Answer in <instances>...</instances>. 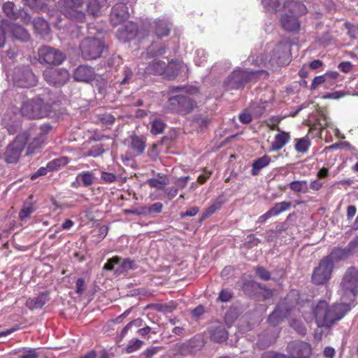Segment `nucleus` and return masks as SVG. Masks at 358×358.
I'll return each instance as SVG.
<instances>
[{
	"instance_id": "32",
	"label": "nucleus",
	"mask_w": 358,
	"mask_h": 358,
	"mask_svg": "<svg viewBox=\"0 0 358 358\" xmlns=\"http://www.w3.org/2000/svg\"><path fill=\"white\" fill-rule=\"evenodd\" d=\"M291 203L289 201H282L276 203L273 207L269 209L273 216H276L281 213L286 211L291 208Z\"/></svg>"
},
{
	"instance_id": "45",
	"label": "nucleus",
	"mask_w": 358,
	"mask_h": 358,
	"mask_svg": "<svg viewBox=\"0 0 358 358\" xmlns=\"http://www.w3.org/2000/svg\"><path fill=\"white\" fill-rule=\"evenodd\" d=\"M142 343L141 341L136 339L135 341H131V343L127 346L124 350L128 354L134 352L141 347Z\"/></svg>"
},
{
	"instance_id": "37",
	"label": "nucleus",
	"mask_w": 358,
	"mask_h": 358,
	"mask_svg": "<svg viewBox=\"0 0 358 358\" xmlns=\"http://www.w3.org/2000/svg\"><path fill=\"white\" fill-rule=\"evenodd\" d=\"M69 163L67 157H60L52 160L48 164L49 171L58 169L59 167L66 165Z\"/></svg>"
},
{
	"instance_id": "34",
	"label": "nucleus",
	"mask_w": 358,
	"mask_h": 358,
	"mask_svg": "<svg viewBox=\"0 0 358 358\" xmlns=\"http://www.w3.org/2000/svg\"><path fill=\"white\" fill-rule=\"evenodd\" d=\"M290 189L295 192L306 193L308 190L306 180L293 181L289 184Z\"/></svg>"
},
{
	"instance_id": "63",
	"label": "nucleus",
	"mask_w": 358,
	"mask_h": 358,
	"mask_svg": "<svg viewBox=\"0 0 358 358\" xmlns=\"http://www.w3.org/2000/svg\"><path fill=\"white\" fill-rule=\"evenodd\" d=\"M325 78V75L316 76L311 83V89H315L318 85L324 83Z\"/></svg>"
},
{
	"instance_id": "53",
	"label": "nucleus",
	"mask_w": 358,
	"mask_h": 358,
	"mask_svg": "<svg viewBox=\"0 0 358 358\" xmlns=\"http://www.w3.org/2000/svg\"><path fill=\"white\" fill-rule=\"evenodd\" d=\"M262 358H286V355L273 351H267L262 354Z\"/></svg>"
},
{
	"instance_id": "5",
	"label": "nucleus",
	"mask_w": 358,
	"mask_h": 358,
	"mask_svg": "<svg viewBox=\"0 0 358 358\" xmlns=\"http://www.w3.org/2000/svg\"><path fill=\"white\" fill-rule=\"evenodd\" d=\"M28 138V134L23 132L17 135L15 139L8 145L4 153V158L7 163L13 164L18 161Z\"/></svg>"
},
{
	"instance_id": "29",
	"label": "nucleus",
	"mask_w": 358,
	"mask_h": 358,
	"mask_svg": "<svg viewBox=\"0 0 358 358\" xmlns=\"http://www.w3.org/2000/svg\"><path fill=\"white\" fill-rule=\"evenodd\" d=\"M95 180L94 174L90 171H83L76 176V181L84 187L92 185Z\"/></svg>"
},
{
	"instance_id": "21",
	"label": "nucleus",
	"mask_w": 358,
	"mask_h": 358,
	"mask_svg": "<svg viewBox=\"0 0 358 358\" xmlns=\"http://www.w3.org/2000/svg\"><path fill=\"white\" fill-rule=\"evenodd\" d=\"M291 136L289 133L285 131H280L275 134L274 140L271 144V150L273 151H278L281 150L289 141Z\"/></svg>"
},
{
	"instance_id": "28",
	"label": "nucleus",
	"mask_w": 358,
	"mask_h": 358,
	"mask_svg": "<svg viewBox=\"0 0 358 358\" xmlns=\"http://www.w3.org/2000/svg\"><path fill=\"white\" fill-rule=\"evenodd\" d=\"M51 127L48 124H43L40 127V131L38 134V137L34 138L33 142L31 144V146L29 148H39L44 142L45 140V135L47 134Z\"/></svg>"
},
{
	"instance_id": "16",
	"label": "nucleus",
	"mask_w": 358,
	"mask_h": 358,
	"mask_svg": "<svg viewBox=\"0 0 358 358\" xmlns=\"http://www.w3.org/2000/svg\"><path fill=\"white\" fill-rule=\"evenodd\" d=\"M94 69L88 66L80 65L75 69L73 73V78L78 82L89 83L94 80Z\"/></svg>"
},
{
	"instance_id": "4",
	"label": "nucleus",
	"mask_w": 358,
	"mask_h": 358,
	"mask_svg": "<svg viewBox=\"0 0 358 358\" xmlns=\"http://www.w3.org/2000/svg\"><path fill=\"white\" fill-rule=\"evenodd\" d=\"M21 113L30 119L42 118L48 115V108L43 100L38 97L25 102L21 108Z\"/></svg>"
},
{
	"instance_id": "39",
	"label": "nucleus",
	"mask_w": 358,
	"mask_h": 358,
	"mask_svg": "<svg viewBox=\"0 0 358 358\" xmlns=\"http://www.w3.org/2000/svg\"><path fill=\"white\" fill-rule=\"evenodd\" d=\"M3 10L9 18H17V13L14 10V3L13 2L8 1L4 3L3 5Z\"/></svg>"
},
{
	"instance_id": "13",
	"label": "nucleus",
	"mask_w": 358,
	"mask_h": 358,
	"mask_svg": "<svg viewBox=\"0 0 358 358\" xmlns=\"http://www.w3.org/2000/svg\"><path fill=\"white\" fill-rule=\"evenodd\" d=\"M358 282V270L354 267H350L346 271L342 280V286L345 290L348 296L354 298L357 290Z\"/></svg>"
},
{
	"instance_id": "20",
	"label": "nucleus",
	"mask_w": 358,
	"mask_h": 358,
	"mask_svg": "<svg viewBox=\"0 0 358 358\" xmlns=\"http://www.w3.org/2000/svg\"><path fill=\"white\" fill-rule=\"evenodd\" d=\"M129 147L133 150L135 156L141 155L145 148V140L142 136H131Z\"/></svg>"
},
{
	"instance_id": "1",
	"label": "nucleus",
	"mask_w": 358,
	"mask_h": 358,
	"mask_svg": "<svg viewBox=\"0 0 358 358\" xmlns=\"http://www.w3.org/2000/svg\"><path fill=\"white\" fill-rule=\"evenodd\" d=\"M358 298V292L354 298L348 296L345 293L342 282L341 283V303L329 306L324 301H320L313 308L315 322L319 327H330L336 322L341 320L350 310L351 304Z\"/></svg>"
},
{
	"instance_id": "9",
	"label": "nucleus",
	"mask_w": 358,
	"mask_h": 358,
	"mask_svg": "<svg viewBox=\"0 0 358 358\" xmlns=\"http://www.w3.org/2000/svg\"><path fill=\"white\" fill-rule=\"evenodd\" d=\"M36 78L29 67L16 68L13 82L19 87H30L36 85Z\"/></svg>"
},
{
	"instance_id": "15",
	"label": "nucleus",
	"mask_w": 358,
	"mask_h": 358,
	"mask_svg": "<svg viewBox=\"0 0 358 358\" xmlns=\"http://www.w3.org/2000/svg\"><path fill=\"white\" fill-rule=\"evenodd\" d=\"M138 33V28L136 24L132 22H127L122 27L117 29L116 35L119 40L127 42L134 39Z\"/></svg>"
},
{
	"instance_id": "49",
	"label": "nucleus",
	"mask_w": 358,
	"mask_h": 358,
	"mask_svg": "<svg viewBox=\"0 0 358 358\" xmlns=\"http://www.w3.org/2000/svg\"><path fill=\"white\" fill-rule=\"evenodd\" d=\"M257 275L264 280H268L270 279V273L263 267H258L256 269Z\"/></svg>"
},
{
	"instance_id": "24",
	"label": "nucleus",
	"mask_w": 358,
	"mask_h": 358,
	"mask_svg": "<svg viewBox=\"0 0 358 358\" xmlns=\"http://www.w3.org/2000/svg\"><path fill=\"white\" fill-rule=\"evenodd\" d=\"M166 63L163 61L154 59L146 67V72L151 74L165 75Z\"/></svg>"
},
{
	"instance_id": "6",
	"label": "nucleus",
	"mask_w": 358,
	"mask_h": 358,
	"mask_svg": "<svg viewBox=\"0 0 358 358\" xmlns=\"http://www.w3.org/2000/svg\"><path fill=\"white\" fill-rule=\"evenodd\" d=\"M38 55L40 63L47 65H59L66 59L62 52L47 45L38 48Z\"/></svg>"
},
{
	"instance_id": "56",
	"label": "nucleus",
	"mask_w": 358,
	"mask_h": 358,
	"mask_svg": "<svg viewBox=\"0 0 358 358\" xmlns=\"http://www.w3.org/2000/svg\"><path fill=\"white\" fill-rule=\"evenodd\" d=\"M220 204L215 203L210 205L203 213V217H207L213 214L217 209L220 208Z\"/></svg>"
},
{
	"instance_id": "55",
	"label": "nucleus",
	"mask_w": 358,
	"mask_h": 358,
	"mask_svg": "<svg viewBox=\"0 0 358 358\" xmlns=\"http://www.w3.org/2000/svg\"><path fill=\"white\" fill-rule=\"evenodd\" d=\"M164 191L165 194H166V196L170 199H172L174 197H176L177 196V194H178V188L176 187H175V186L167 187V188H164Z\"/></svg>"
},
{
	"instance_id": "64",
	"label": "nucleus",
	"mask_w": 358,
	"mask_h": 358,
	"mask_svg": "<svg viewBox=\"0 0 358 358\" xmlns=\"http://www.w3.org/2000/svg\"><path fill=\"white\" fill-rule=\"evenodd\" d=\"M48 171H50L49 169L48 168V165L46 166V167H41L40 169H38V171L36 173H34L31 176V178L32 180H34L36 178H38V176H44L45 174H47Z\"/></svg>"
},
{
	"instance_id": "10",
	"label": "nucleus",
	"mask_w": 358,
	"mask_h": 358,
	"mask_svg": "<svg viewBox=\"0 0 358 358\" xmlns=\"http://www.w3.org/2000/svg\"><path fill=\"white\" fill-rule=\"evenodd\" d=\"M62 12L69 18L83 21L85 18L82 0H64Z\"/></svg>"
},
{
	"instance_id": "11",
	"label": "nucleus",
	"mask_w": 358,
	"mask_h": 358,
	"mask_svg": "<svg viewBox=\"0 0 358 358\" xmlns=\"http://www.w3.org/2000/svg\"><path fill=\"white\" fill-rule=\"evenodd\" d=\"M45 80L50 85L55 86L64 85L70 78L69 72L63 68L47 69L43 72Z\"/></svg>"
},
{
	"instance_id": "3",
	"label": "nucleus",
	"mask_w": 358,
	"mask_h": 358,
	"mask_svg": "<svg viewBox=\"0 0 358 358\" xmlns=\"http://www.w3.org/2000/svg\"><path fill=\"white\" fill-rule=\"evenodd\" d=\"M261 71H248L241 69L234 70L231 74L225 80L224 85L227 90H238L244 85L256 78L258 75L264 73Z\"/></svg>"
},
{
	"instance_id": "48",
	"label": "nucleus",
	"mask_w": 358,
	"mask_h": 358,
	"mask_svg": "<svg viewBox=\"0 0 358 358\" xmlns=\"http://www.w3.org/2000/svg\"><path fill=\"white\" fill-rule=\"evenodd\" d=\"M99 120L106 127L112 125L115 122V117L110 114H104L100 117Z\"/></svg>"
},
{
	"instance_id": "7",
	"label": "nucleus",
	"mask_w": 358,
	"mask_h": 358,
	"mask_svg": "<svg viewBox=\"0 0 358 358\" xmlns=\"http://www.w3.org/2000/svg\"><path fill=\"white\" fill-rule=\"evenodd\" d=\"M167 104L171 110L183 115L189 113L196 106L191 98L182 94L169 98Z\"/></svg>"
},
{
	"instance_id": "30",
	"label": "nucleus",
	"mask_w": 358,
	"mask_h": 358,
	"mask_svg": "<svg viewBox=\"0 0 358 358\" xmlns=\"http://www.w3.org/2000/svg\"><path fill=\"white\" fill-rule=\"evenodd\" d=\"M33 25L35 30L41 35L48 34L49 32V24L43 18L36 17L33 20Z\"/></svg>"
},
{
	"instance_id": "18",
	"label": "nucleus",
	"mask_w": 358,
	"mask_h": 358,
	"mask_svg": "<svg viewBox=\"0 0 358 358\" xmlns=\"http://www.w3.org/2000/svg\"><path fill=\"white\" fill-rule=\"evenodd\" d=\"M289 310L285 308L284 303L278 306L268 317V322L273 327L280 324L289 315Z\"/></svg>"
},
{
	"instance_id": "60",
	"label": "nucleus",
	"mask_w": 358,
	"mask_h": 358,
	"mask_svg": "<svg viewBox=\"0 0 358 358\" xmlns=\"http://www.w3.org/2000/svg\"><path fill=\"white\" fill-rule=\"evenodd\" d=\"M345 248L353 255L358 249V240H352Z\"/></svg>"
},
{
	"instance_id": "51",
	"label": "nucleus",
	"mask_w": 358,
	"mask_h": 358,
	"mask_svg": "<svg viewBox=\"0 0 358 358\" xmlns=\"http://www.w3.org/2000/svg\"><path fill=\"white\" fill-rule=\"evenodd\" d=\"M232 298V293L228 289H222L219 295V300L222 302H227Z\"/></svg>"
},
{
	"instance_id": "42",
	"label": "nucleus",
	"mask_w": 358,
	"mask_h": 358,
	"mask_svg": "<svg viewBox=\"0 0 358 358\" xmlns=\"http://www.w3.org/2000/svg\"><path fill=\"white\" fill-rule=\"evenodd\" d=\"M24 3L34 10H42L45 6L44 0H24Z\"/></svg>"
},
{
	"instance_id": "12",
	"label": "nucleus",
	"mask_w": 358,
	"mask_h": 358,
	"mask_svg": "<svg viewBox=\"0 0 358 358\" xmlns=\"http://www.w3.org/2000/svg\"><path fill=\"white\" fill-rule=\"evenodd\" d=\"M288 355L286 358H309L312 349L310 345L301 341H294L287 345Z\"/></svg>"
},
{
	"instance_id": "40",
	"label": "nucleus",
	"mask_w": 358,
	"mask_h": 358,
	"mask_svg": "<svg viewBox=\"0 0 358 358\" xmlns=\"http://www.w3.org/2000/svg\"><path fill=\"white\" fill-rule=\"evenodd\" d=\"M164 127L165 124L163 121L158 119H154L152 121L150 131L152 134H159L163 132Z\"/></svg>"
},
{
	"instance_id": "61",
	"label": "nucleus",
	"mask_w": 358,
	"mask_h": 358,
	"mask_svg": "<svg viewBox=\"0 0 358 358\" xmlns=\"http://www.w3.org/2000/svg\"><path fill=\"white\" fill-rule=\"evenodd\" d=\"M117 177L115 174L103 171L101 173V179L107 182H112L116 180Z\"/></svg>"
},
{
	"instance_id": "17",
	"label": "nucleus",
	"mask_w": 358,
	"mask_h": 358,
	"mask_svg": "<svg viewBox=\"0 0 358 358\" xmlns=\"http://www.w3.org/2000/svg\"><path fill=\"white\" fill-rule=\"evenodd\" d=\"M210 334L211 338L218 343L225 341L228 336V333L225 330L224 325L219 322L212 324L210 327Z\"/></svg>"
},
{
	"instance_id": "38",
	"label": "nucleus",
	"mask_w": 358,
	"mask_h": 358,
	"mask_svg": "<svg viewBox=\"0 0 358 358\" xmlns=\"http://www.w3.org/2000/svg\"><path fill=\"white\" fill-rule=\"evenodd\" d=\"M87 9L88 13L92 15H98L100 12L101 5L97 0H87Z\"/></svg>"
},
{
	"instance_id": "36",
	"label": "nucleus",
	"mask_w": 358,
	"mask_h": 358,
	"mask_svg": "<svg viewBox=\"0 0 358 358\" xmlns=\"http://www.w3.org/2000/svg\"><path fill=\"white\" fill-rule=\"evenodd\" d=\"M326 259H329L330 262L334 264V262L345 259V257L342 248H335L331 251L330 255L326 257Z\"/></svg>"
},
{
	"instance_id": "35",
	"label": "nucleus",
	"mask_w": 358,
	"mask_h": 358,
	"mask_svg": "<svg viewBox=\"0 0 358 358\" xmlns=\"http://www.w3.org/2000/svg\"><path fill=\"white\" fill-rule=\"evenodd\" d=\"M147 183L153 188L164 190L165 186L169 183V178H164L162 180L157 178H150L147 180Z\"/></svg>"
},
{
	"instance_id": "2",
	"label": "nucleus",
	"mask_w": 358,
	"mask_h": 358,
	"mask_svg": "<svg viewBox=\"0 0 358 358\" xmlns=\"http://www.w3.org/2000/svg\"><path fill=\"white\" fill-rule=\"evenodd\" d=\"M82 56L85 59H96L101 57L106 48L104 41L99 36L87 37L80 45Z\"/></svg>"
},
{
	"instance_id": "58",
	"label": "nucleus",
	"mask_w": 358,
	"mask_h": 358,
	"mask_svg": "<svg viewBox=\"0 0 358 358\" xmlns=\"http://www.w3.org/2000/svg\"><path fill=\"white\" fill-rule=\"evenodd\" d=\"M239 120L243 124H248L252 121V115L247 111H244L239 115Z\"/></svg>"
},
{
	"instance_id": "44",
	"label": "nucleus",
	"mask_w": 358,
	"mask_h": 358,
	"mask_svg": "<svg viewBox=\"0 0 358 358\" xmlns=\"http://www.w3.org/2000/svg\"><path fill=\"white\" fill-rule=\"evenodd\" d=\"M8 22L7 20H2L0 25V48H1L6 42L5 34L8 29Z\"/></svg>"
},
{
	"instance_id": "54",
	"label": "nucleus",
	"mask_w": 358,
	"mask_h": 358,
	"mask_svg": "<svg viewBox=\"0 0 358 358\" xmlns=\"http://www.w3.org/2000/svg\"><path fill=\"white\" fill-rule=\"evenodd\" d=\"M20 358H38V354L36 352V349H30L24 351L22 355H20Z\"/></svg>"
},
{
	"instance_id": "22",
	"label": "nucleus",
	"mask_w": 358,
	"mask_h": 358,
	"mask_svg": "<svg viewBox=\"0 0 358 358\" xmlns=\"http://www.w3.org/2000/svg\"><path fill=\"white\" fill-rule=\"evenodd\" d=\"M280 22L282 27L289 31H296L299 27V22L295 15H282Z\"/></svg>"
},
{
	"instance_id": "27",
	"label": "nucleus",
	"mask_w": 358,
	"mask_h": 358,
	"mask_svg": "<svg viewBox=\"0 0 358 358\" xmlns=\"http://www.w3.org/2000/svg\"><path fill=\"white\" fill-rule=\"evenodd\" d=\"M270 162L271 158L267 155H264L254 161L251 171L252 175L257 176L259 173L260 170L267 166Z\"/></svg>"
},
{
	"instance_id": "43",
	"label": "nucleus",
	"mask_w": 358,
	"mask_h": 358,
	"mask_svg": "<svg viewBox=\"0 0 358 358\" xmlns=\"http://www.w3.org/2000/svg\"><path fill=\"white\" fill-rule=\"evenodd\" d=\"M34 212V208L31 203H24L22 209L19 213V217L21 220L26 219Z\"/></svg>"
},
{
	"instance_id": "62",
	"label": "nucleus",
	"mask_w": 358,
	"mask_h": 358,
	"mask_svg": "<svg viewBox=\"0 0 358 358\" xmlns=\"http://www.w3.org/2000/svg\"><path fill=\"white\" fill-rule=\"evenodd\" d=\"M291 326L299 334L304 335L306 332L305 327L301 322H292Z\"/></svg>"
},
{
	"instance_id": "50",
	"label": "nucleus",
	"mask_w": 358,
	"mask_h": 358,
	"mask_svg": "<svg viewBox=\"0 0 358 358\" xmlns=\"http://www.w3.org/2000/svg\"><path fill=\"white\" fill-rule=\"evenodd\" d=\"M120 258L115 257L108 260L106 264L104 265L103 268L106 270H113L115 264H119Z\"/></svg>"
},
{
	"instance_id": "47",
	"label": "nucleus",
	"mask_w": 358,
	"mask_h": 358,
	"mask_svg": "<svg viewBox=\"0 0 358 358\" xmlns=\"http://www.w3.org/2000/svg\"><path fill=\"white\" fill-rule=\"evenodd\" d=\"M189 179V176H185L176 178L174 180L173 183L175 185V187L178 188V191L179 189H184L186 187L187 184L188 183Z\"/></svg>"
},
{
	"instance_id": "23",
	"label": "nucleus",
	"mask_w": 358,
	"mask_h": 358,
	"mask_svg": "<svg viewBox=\"0 0 358 358\" xmlns=\"http://www.w3.org/2000/svg\"><path fill=\"white\" fill-rule=\"evenodd\" d=\"M8 29L12 34L14 38L20 40L21 41H27L29 39V33L21 26L17 24H9Z\"/></svg>"
},
{
	"instance_id": "33",
	"label": "nucleus",
	"mask_w": 358,
	"mask_h": 358,
	"mask_svg": "<svg viewBox=\"0 0 358 358\" xmlns=\"http://www.w3.org/2000/svg\"><path fill=\"white\" fill-rule=\"evenodd\" d=\"M295 142L296 150L301 153H306L310 145V141L306 136L301 138H296L295 139Z\"/></svg>"
},
{
	"instance_id": "8",
	"label": "nucleus",
	"mask_w": 358,
	"mask_h": 358,
	"mask_svg": "<svg viewBox=\"0 0 358 358\" xmlns=\"http://www.w3.org/2000/svg\"><path fill=\"white\" fill-rule=\"evenodd\" d=\"M334 266L326 258L320 261L317 267H316L312 275V280L316 285L325 284L331 278Z\"/></svg>"
},
{
	"instance_id": "46",
	"label": "nucleus",
	"mask_w": 358,
	"mask_h": 358,
	"mask_svg": "<svg viewBox=\"0 0 358 358\" xmlns=\"http://www.w3.org/2000/svg\"><path fill=\"white\" fill-rule=\"evenodd\" d=\"M345 27L348 29V34L352 38H356L358 36V24L355 25L349 22L345 23Z\"/></svg>"
},
{
	"instance_id": "59",
	"label": "nucleus",
	"mask_w": 358,
	"mask_h": 358,
	"mask_svg": "<svg viewBox=\"0 0 358 358\" xmlns=\"http://www.w3.org/2000/svg\"><path fill=\"white\" fill-rule=\"evenodd\" d=\"M352 67L350 62H343L339 64L338 69L343 73H349Z\"/></svg>"
},
{
	"instance_id": "25",
	"label": "nucleus",
	"mask_w": 358,
	"mask_h": 358,
	"mask_svg": "<svg viewBox=\"0 0 358 358\" xmlns=\"http://www.w3.org/2000/svg\"><path fill=\"white\" fill-rule=\"evenodd\" d=\"M289 0H262L263 6L268 11L280 10L286 6Z\"/></svg>"
},
{
	"instance_id": "26",
	"label": "nucleus",
	"mask_w": 358,
	"mask_h": 358,
	"mask_svg": "<svg viewBox=\"0 0 358 358\" xmlns=\"http://www.w3.org/2000/svg\"><path fill=\"white\" fill-rule=\"evenodd\" d=\"M181 69V64L176 61H171L166 64L165 77L169 80L174 79Z\"/></svg>"
},
{
	"instance_id": "14",
	"label": "nucleus",
	"mask_w": 358,
	"mask_h": 358,
	"mask_svg": "<svg viewBox=\"0 0 358 358\" xmlns=\"http://www.w3.org/2000/svg\"><path fill=\"white\" fill-rule=\"evenodd\" d=\"M129 16L128 8L123 3L115 4L111 10L110 20L113 26H117L125 22Z\"/></svg>"
},
{
	"instance_id": "57",
	"label": "nucleus",
	"mask_w": 358,
	"mask_h": 358,
	"mask_svg": "<svg viewBox=\"0 0 358 358\" xmlns=\"http://www.w3.org/2000/svg\"><path fill=\"white\" fill-rule=\"evenodd\" d=\"M163 205L160 202H157L151 205L148 209L150 213H159L162 210Z\"/></svg>"
},
{
	"instance_id": "31",
	"label": "nucleus",
	"mask_w": 358,
	"mask_h": 358,
	"mask_svg": "<svg viewBox=\"0 0 358 358\" xmlns=\"http://www.w3.org/2000/svg\"><path fill=\"white\" fill-rule=\"evenodd\" d=\"M170 28L168 24L163 20H158L155 22V34L158 38L166 36L169 33Z\"/></svg>"
},
{
	"instance_id": "19",
	"label": "nucleus",
	"mask_w": 358,
	"mask_h": 358,
	"mask_svg": "<svg viewBox=\"0 0 358 358\" xmlns=\"http://www.w3.org/2000/svg\"><path fill=\"white\" fill-rule=\"evenodd\" d=\"M49 301L48 293H41L35 298H29L26 301V306L30 310L41 308Z\"/></svg>"
},
{
	"instance_id": "52",
	"label": "nucleus",
	"mask_w": 358,
	"mask_h": 358,
	"mask_svg": "<svg viewBox=\"0 0 358 358\" xmlns=\"http://www.w3.org/2000/svg\"><path fill=\"white\" fill-rule=\"evenodd\" d=\"M141 320L138 319V320H135L129 323H128L125 327L124 328L122 329V333H121V336L122 337H124L125 336V335L127 334L129 329L131 328V327H132L133 325H135L136 327H139L141 326Z\"/></svg>"
},
{
	"instance_id": "41",
	"label": "nucleus",
	"mask_w": 358,
	"mask_h": 358,
	"mask_svg": "<svg viewBox=\"0 0 358 358\" xmlns=\"http://www.w3.org/2000/svg\"><path fill=\"white\" fill-rule=\"evenodd\" d=\"M278 337L277 334L273 335L268 339L265 338V335H261L257 345L261 348H266L273 344Z\"/></svg>"
}]
</instances>
